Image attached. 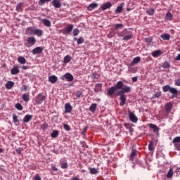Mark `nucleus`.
Segmentation results:
<instances>
[{
	"label": "nucleus",
	"instance_id": "obj_64",
	"mask_svg": "<svg viewBox=\"0 0 180 180\" xmlns=\"http://www.w3.org/2000/svg\"><path fill=\"white\" fill-rule=\"evenodd\" d=\"M71 180H79V179L77 176H73Z\"/></svg>",
	"mask_w": 180,
	"mask_h": 180
},
{
	"label": "nucleus",
	"instance_id": "obj_19",
	"mask_svg": "<svg viewBox=\"0 0 180 180\" xmlns=\"http://www.w3.org/2000/svg\"><path fill=\"white\" fill-rule=\"evenodd\" d=\"M49 81L51 84H56L58 81V77L56 75H51L49 77Z\"/></svg>",
	"mask_w": 180,
	"mask_h": 180
},
{
	"label": "nucleus",
	"instance_id": "obj_16",
	"mask_svg": "<svg viewBox=\"0 0 180 180\" xmlns=\"http://www.w3.org/2000/svg\"><path fill=\"white\" fill-rule=\"evenodd\" d=\"M112 8V3L110 1L106 2L101 5L102 11H106V9H110Z\"/></svg>",
	"mask_w": 180,
	"mask_h": 180
},
{
	"label": "nucleus",
	"instance_id": "obj_43",
	"mask_svg": "<svg viewBox=\"0 0 180 180\" xmlns=\"http://www.w3.org/2000/svg\"><path fill=\"white\" fill-rule=\"evenodd\" d=\"M123 11V6H119L117 7L115 10L116 13H122V11Z\"/></svg>",
	"mask_w": 180,
	"mask_h": 180
},
{
	"label": "nucleus",
	"instance_id": "obj_31",
	"mask_svg": "<svg viewBox=\"0 0 180 180\" xmlns=\"http://www.w3.org/2000/svg\"><path fill=\"white\" fill-rule=\"evenodd\" d=\"M161 91H156L155 92L154 94H153L152 97L150 98V99H155L156 98H160V96H161Z\"/></svg>",
	"mask_w": 180,
	"mask_h": 180
},
{
	"label": "nucleus",
	"instance_id": "obj_13",
	"mask_svg": "<svg viewBox=\"0 0 180 180\" xmlns=\"http://www.w3.org/2000/svg\"><path fill=\"white\" fill-rule=\"evenodd\" d=\"M32 53L34 56L35 54H41L43 53V48L41 46H38L32 49Z\"/></svg>",
	"mask_w": 180,
	"mask_h": 180
},
{
	"label": "nucleus",
	"instance_id": "obj_33",
	"mask_svg": "<svg viewBox=\"0 0 180 180\" xmlns=\"http://www.w3.org/2000/svg\"><path fill=\"white\" fill-rule=\"evenodd\" d=\"M172 18H174V15H172V13H171V12L168 11L166 14L165 19L167 20H172Z\"/></svg>",
	"mask_w": 180,
	"mask_h": 180
},
{
	"label": "nucleus",
	"instance_id": "obj_51",
	"mask_svg": "<svg viewBox=\"0 0 180 180\" xmlns=\"http://www.w3.org/2000/svg\"><path fill=\"white\" fill-rule=\"evenodd\" d=\"M61 168L63 169H67V168H68V163L67 162H63L61 164Z\"/></svg>",
	"mask_w": 180,
	"mask_h": 180
},
{
	"label": "nucleus",
	"instance_id": "obj_30",
	"mask_svg": "<svg viewBox=\"0 0 180 180\" xmlns=\"http://www.w3.org/2000/svg\"><path fill=\"white\" fill-rule=\"evenodd\" d=\"M18 61L20 63V64H26V58L23 56H19L18 58Z\"/></svg>",
	"mask_w": 180,
	"mask_h": 180
},
{
	"label": "nucleus",
	"instance_id": "obj_49",
	"mask_svg": "<svg viewBox=\"0 0 180 180\" xmlns=\"http://www.w3.org/2000/svg\"><path fill=\"white\" fill-rule=\"evenodd\" d=\"M79 34V30L78 28H75L73 30V36L76 37Z\"/></svg>",
	"mask_w": 180,
	"mask_h": 180
},
{
	"label": "nucleus",
	"instance_id": "obj_57",
	"mask_svg": "<svg viewBox=\"0 0 180 180\" xmlns=\"http://www.w3.org/2000/svg\"><path fill=\"white\" fill-rule=\"evenodd\" d=\"M124 127H126V129H127V130H129L131 127V126L129 123H124Z\"/></svg>",
	"mask_w": 180,
	"mask_h": 180
},
{
	"label": "nucleus",
	"instance_id": "obj_28",
	"mask_svg": "<svg viewBox=\"0 0 180 180\" xmlns=\"http://www.w3.org/2000/svg\"><path fill=\"white\" fill-rule=\"evenodd\" d=\"M170 67H171V63H169V62H168V61H165L162 64V68H164V70H167V69L169 68Z\"/></svg>",
	"mask_w": 180,
	"mask_h": 180
},
{
	"label": "nucleus",
	"instance_id": "obj_48",
	"mask_svg": "<svg viewBox=\"0 0 180 180\" xmlns=\"http://www.w3.org/2000/svg\"><path fill=\"white\" fill-rule=\"evenodd\" d=\"M124 25L123 24H115V30H117L118 29H122V27H124Z\"/></svg>",
	"mask_w": 180,
	"mask_h": 180
},
{
	"label": "nucleus",
	"instance_id": "obj_38",
	"mask_svg": "<svg viewBox=\"0 0 180 180\" xmlns=\"http://www.w3.org/2000/svg\"><path fill=\"white\" fill-rule=\"evenodd\" d=\"M155 11H154V9L153 8H149L146 11V13L147 15H149V16H153V15H154Z\"/></svg>",
	"mask_w": 180,
	"mask_h": 180
},
{
	"label": "nucleus",
	"instance_id": "obj_4",
	"mask_svg": "<svg viewBox=\"0 0 180 180\" xmlns=\"http://www.w3.org/2000/svg\"><path fill=\"white\" fill-rule=\"evenodd\" d=\"M124 84H123V82L122 81H118L115 86L110 87L108 90V95L109 96H112V95H113V94H115V92H117V89H121L122 90L123 88L124 87Z\"/></svg>",
	"mask_w": 180,
	"mask_h": 180
},
{
	"label": "nucleus",
	"instance_id": "obj_8",
	"mask_svg": "<svg viewBox=\"0 0 180 180\" xmlns=\"http://www.w3.org/2000/svg\"><path fill=\"white\" fill-rule=\"evenodd\" d=\"M60 79H62V81H64V79H65L66 81L72 82L74 81V76L71 73L67 72L63 76H62Z\"/></svg>",
	"mask_w": 180,
	"mask_h": 180
},
{
	"label": "nucleus",
	"instance_id": "obj_59",
	"mask_svg": "<svg viewBox=\"0 0 180 180\" xmlns=\"http://www.w3.org/2000/svg\"><path fill=\"white\" fill-rule=\"evenodd\" d=\"M34 180H41V177L40 176V175H39V174H37L35 175Z\"/></svg>",
	"mask_w": 180,
	"mask_h": 180
},
{
	"label": "nucleus",
	"instance_id": "obj_12",
	"mask_svg": "<svg viewBox=\"0 0 180 180\" xmlns=\"http://www.w3.org/2000/svg\"><path fill=\"white\" fill-rule=\"evenodd\" d=\"M52 6H54L56 9H60L63 5L61 4V1L60 0H53L51 1Z\"/></svg>",
	"mask_w": 180,
	"mask_h": 180
},
{
	"label": "nucleus",
	"instance_id": "obj_42",
	"mask_svg": "<svg viewBox=\"0 0 180 180\" xmlns=\"http://www.w3.org/2000/svg\"><path fill=\"white\" fill-rule=\"evenodd\" d=\"M75 40H77V44H82V43L85 41V39H84L82 37H79L78 39L77 38H75Z\"/></svg>",
	"mask_w": 180,
	"mask_h": 180
},
{
	"label": "nucleus",
	"instance_id": "obj_47",
	"mask_svg": "<svg viewBox=\"0 0 180 180\" xmlns=\"http://www.w3.org/2000/svg\"><path fill=\"white\" fill-rule=\"evenodd\" d=\"M15 108L18 109V110H23V106H22V104L20 103H18L15 104Z\"/></svg>",
	"mask_w": 180,
	"mask_h": 180
},
{
	"label": "nucleus",
	"instance_id": "obj_55",
	"mask_svg": "<svg viewBox=\"0 0 180 180\" xmlns=\"http://www.w3.org/2000/svg\"><path fill=\"white\" fill-rule=\"evenodd\" d=\"M174 146L178 151H180V144L179 143H174Z\"/></svg>",
	"mask_w": 180,
	"mask_h": 180
},
{
	"label": "nucleus",
	"instance_id": "obj_1",
	"mask_svg": "<svg viewBox=\"0 0 180 180\" xmlns=\"http://www.w3.org/2000/svg\"><path fill=\"white\" fill-rule=\"evenodd\" d=\"M130 92H131V87L125 85L122 90L115 94L116 96H120V106H124V105L126 104V96H124V94H129Z\"/></svg>",
	"mask_w": 180,
	"mask_h": 180
},
{
	"label": "nucleus",
	"instance_id": "obj_37",
	"mask_svg": "<svg viewBox=\"0 0 180 180\" xmlns=\"http://www.w3.org/2000/svg\"><path fill=\"white\" fill-rule=\"evenodd\" d=\"M51 136L53 139H56V137H58V131L54 130L51 134Z\"/></svg>",
	"mask_w": 180,
	"mask_h": 180
},
{
	"label": "nucleus",
	"instance_id": "obj_52",
	"mask_svg": "<svg viewBox=\"0 0 180 180\" xmlns=\"http://www.w3.org/2000/svg\"><path fill=\"white\" fill-rule=\"evenodd\" d=\"M22 6H23V3H20L17 6H16V11H20L22 9Z\"/></svg>",
	"mask_w": 180,
	"mask_h": 180
},
{
	"label": "nucleus",
	"instance_id": "obj_62",
	"mask_svg": "<svg viewBox=\"0 0 180 180\" xmlns=\"http://www.w3.org/2000/svg\"><path fill=\"white\" fill-rule=\"evenodd\" d=\"M176 61H180V53L177 55V56L175 58Z\"/></svg>",
	"mask_w": 180,
	"mask_h": 180
},
{
	"label": "nucleus",
	"instance_id": "obj_25",
	"mask_svg": "<svg viewBox=\"0 0 180 180\" xmlns=\"http://www.w3.org/2000/svg\"><path fill=\"white\" fill-rule=\"evenodd\" d=\"M32 119H33V115H26L23 118V122H24V123H29V122H30V120H32Z\"/></svg>",
	"mask_w": 180,
	"mask_h": 180
},
{
	"label": "nucleus",
	"instance_id": "obj_61",
	"mask_svg": "<svg viewBox=\"0 0 180 180\" xmlns=\"http://www.w3.org/2000/svg\"><path fill=\"white\" fill-rule=\"evenodd\" d=\"M137 79H138L137 77H132L131 81L132 82H137Z\"/></svg>",
	"mask_w": 180,
	"mask_h": 180
},
{
	"label": "nucleus",
	"instance_id": "obj_7",
	"mask_svg": "<svg viewBox=\"0 0 180 180\" xmlns=\"http://www.w3.org/2000/svg\"><path fill=\"white\" fill-rule=\"evenodd\" d=\"M44 101H46V96L43 95L42 94H38L35 98V102L37 105H41Z\"/></svg>",
	"mask_w": 180,
	"mask_h": 180
},
{
	"label": "nucleus",
	"instance_id": "obj_11",
	"mask_svg": "<svg viewBox=\"0 0 180 180\" xmlns=\"http://www.w3.org/2000/svg\"><path fill=\"white\" fill-rule=\"evenodd\" d=\"M129 117L130 122H132V123H137V122H139V118H137V116L130 111L129 112Z\"/></svg>",
	"mask_w": 180,
	"mask_h": 180
},
{
	"label": "nucleus",
	"instance_id": "obj_36",
	"mask_svg": "<svg viewBox=\"0 0 180 180\" xmlns=\"http://www.w3.org/2000/svg\"><path fill=\"white\" fill-rule=\"evenodd\" d=\"M96 107H97V105L96 103H93L91 105V106L89 107V110L90 112H95V110H96Z\"/></svg>",
	"mask_w": 180,
	"mask_h": 180
},
{
	"label": "nucleus",
	"instance_id": "obj_53",
	"mask_svg": "<svg viewBox=\"0 0 180 180\" xmlns=\"http://www.w3.org/2000/svg\"><path fill=\"white\" fill-rule=\"evenodd\" d=\"M88 131V127H85L83 129V131H82V134L83 136H85V134H86V131Z\"/></svg>",
	"mask_w": 180,
	"mask_h": 180
},
{
	"label": "nucleus",
	"instance_id": "obj_41",
	"mask_svg": "<svg viewBox=\"0 0 180 180\" xmlns=\"http://www.w3.org/2000/svg\"><path fill=\"white\" fill-rule=\"evenodd\" d=\"M173 144H176L180 143V136H176L173 139Z\"/></svg>",
	"mask_w": 180,
	"mask_h": 180
},
{
	"label": "nucleus",
	"instance_id": "obj_44",
	"mask_svg": "<svg viewBox=\"0 0 180 180\" xmlns=\"http://www.w3.org/2000/svg\"><path fill=\"white\" fill-rule=\"evenodd\" d=\"M90 174H91V175H96V174H98V169H96V168H91Z\"/></svg>",
	"mask_w": 180,
	"mask_h": 180
},
{
	"label": "nucleus",
	"instance_id": "obj_56",
	"mask_svg": "<svg viewBox=\"0 0 180 180\" xmlns=\"http://www.w3.org/2000/svg\"><path fill=\"white\" fill-rule=\"evenodd\" d=\"M17 154H22V148H18L15 150Z\"/></svg>",
	"mask_w": 180,
	"mask_h": 180
},
{
	"label": "nucleus",
	"instance_id": "obj_35",
	"mask_svg": "<svg viewBox=\"0 0 180 180\" xmlns=\"http://www.w3.org/2000/svg\"><path fill=\"white\" fill-rule=\"evenodd\" d=\"M174 176V169L170 168L167 172V178H172V176Z\"/></svg>",
	"mask_w": 180,
	"mask_h": 180
},
{
	"label": "nucleus",
	"instance_id": "obj_9",
	"mask_svg": "<svg viewBox=\"0 0 180 180\" xmlns=\"http://www.w3.org/2000/svg\"><path fill=\"white\" fill-rule=\"evenodd\" d=\"M74 30V25L72 24H69L68 26L65 27L64 30H63V33L64 34H70L71 32Z\"/></svg>",
	"mask_w": 180,
	"mask_h": 180
},
{
	"label": "nucleus",
	"instance_id": "obj_5",
	"mask_svg": "<svg viewBox=\"0 0 180 180\" xmlns=\"http://www.w3.org/2000/svg\"><path fill=\"white\" fill-rule=\"evenodd\" d=\"M162 91L165 93L167 92H170V94H172V98H176L177 95H178V90L174 87H171V86L169 84H167L165 86H162Z\"/></svg>",
	"mask_w": 180,
	"mask_h": 180
},
{
	"label": "nucleus",
	"instance_id": "obj_29",
	"mask_svg": "<svg viewBox=\"0 0 180 180\" xmlns=\"http://www.w3.org/2000/svg\"><path fill=\"white\" fill-rule=\"evenodd\" d=\"M161 39L162 40H169L171 39V34H163L160 35Z\"/></svg>",
	"mask_w": 180,
	"mask_h": 180
},
{
	"label": "nucleus",
	"instance_id": "obj_10",
	"mask_svg": "<svg viewBox=\"0 0 180 180\" xmlns=\"http://www.w3.org/2000/svg\"><path fill=\"white\" fill-rule=\"evenodd\" d=\"M148 127L152 129V130L153 131V133H155V134H158V133H160V128L157 125H155L153 123H150V124H148Z\"/></svg>",
	"mask_w": 180,
	"mask_h": 180
},
{
	"label": "nucleus",
	"instance_id": "obj_20",
	"mask_svg": "<svg viewBox=\"0 0 180 180\" xmlns=\"http://www.w3.org/2000/svg\"><path fill=\"white\" fill-rule=\"evenodd\" d=\"M20 72V70H19V68L18 66H14L11 70V75H16L17 74H19Z\"/></svg>",
	"mask_w": 180,
	"mask_h": 180
},
{
	"label": "nucleus",
	"instance_id": "obj_3",
	"mask_svg": "<svg viewBox=\"0 0 180 180\" xmlns=\"http://www.w3.org/2000/svg\"><path fill=\"white\" fill-rule=\"evenodd\" d=\"M27 34L30 36H37V37H41L43 36V30L36 28L34 26H31L26 30Z\"/></svg>",
	"mask_w": 180,
	"mask_h": 180
},
{
	"label": "nucleus",
	"instance_id": "obj_46",
	"mask_svg": "<svg viewBox=\"0 0 180 180\" xmlns=\"http://www.w3.org/2000/svg\"><path fill=\"white\" fill-rule=\"evenodd\" d=\"M13 123H19V119H18V115L13 114Z\"/></svg>",
	"mask_w": 180,
	"mask_h": 180
},
{
	"label": "nucleus",
	"instance_id": "obj_40",
	"mask_svg": "<svg viewBox=\"0 0 180 180\" xmlns=\"http://www.w3.org/2000/svg\"><path fill=\"white\" fill-rule=\"evenodd\" d=\"M46 2H51V0H39L38 1V4H39V6H43V5H44V4H46Z\"/></svg>",
	"mask_w": 180,
	"mask_h": 180
},
{
	"label": "nucleus",
	"instance_id": "obj_34",
	"mask_svg": "<svg viewBox=\"0 0 180 180\" xmlns=\"http://www.w3.org/2000/svg\"><path fill=\"white\" fill-rule=\"evenodd\" d=\"M48 127H49V124H47V122H44V124H40V129L43 131H45L46 129H47Z\"/></svg>",
	"mask_w": 180,
	"mask_h": 180
},
{
	"label": "nucleus",
	"instance_id": "obj_2",
	"mask_svg": "<svg viewBox=\"0 0 180 180\" xmlns=\"http://www.w3.org/2000/svg\"><path fill=\"white\" fill-rule=\"evenodd\" d=\"M118 36L119 37H123L122 40L124 41H128V40L133 39V32L130 28H125L118 34Z\"/></svg>",
	"mask_w": 180,
	"mask_h": 180
},
{
	"label": "nucleus",
	"instance_id": "obj_26",
	"mask_svg": "<svg viewBox=\"0 0 180 180\" xmlns=\"http://www.w3.org/2000/svg\"><path fill=\"white\" fill-rule=\"evenodd\" d=\"M98 5L96 3H92L88 7L87 9L88 11H89V12L94 11V9H95V8H98Z\"/></svg>",
	"mask_w": 180,
	"mask_h": 180
},
{
	"label": "nucleus",
	"instance_id": "obj_14",
	"mask_svg": "<svg viewBox=\"0 0 180 180\" xmlns=\"http://www.w3.org/2000/svg\"><path fill=\"white\" fill-rule=\"evenodd\" d=\"M141 61V58L140 56H136L134 58L132 62L129 64V67H134L136 64H139Z\"/></svg>",
	"mask_w": 180,
	"mask_h": 180
},
{
	"label": "nucleus",
	"instance_id": "obj_22",
	"mask_svg": "<svg viewBox=\"0 0 180 180\" xmlns=\"http://www.w3.org/2000/svg\"><path fill=\"white\" fill-rule=\"evenodd\" d=\"M22 99L24 102H29L30 101V94L29 93L23 94L22 95Z\"/></svg>",
	"mask_w": 180,
	"mask_h": 180
},
{
	"label": "nucleus",
	"instance_id": "obj_63",
	"mask_svg": "<svg viewBox=\"0 0 180 180\" xmlns=\"http://www.w3.org/2000/svg\"><path fill=\"white\" fill-rule=\"evenodd\" d=\"M52 171L56 172V171H58V169L57 167H56V166H53L52 167Z\"/></svg>",
	"mask_w": 180,
	"mask_h": 180
},
{
	"label": "nucleus",
	"instance_id": "obj_39",
	"mask_svg": "<svg viewBox=\"0 0 180 180\" xmlns=\"http://www.w3.org/2000/svg\"><path fill=\"white\" fill-rule=\"evenodd\" d=\"M148 150L149 151H153V150H154V142L153 141H150L148 144Z\"/></svg>",
	"mask_w": 180,
	"mask_h": 180
},
{
	"label": "nucleus",
	"instance_id": "obj_27",
	"mask_svg": "<svg viewBox=\"0 0 180 180\" xmlns=\"http://www.w3.org/2000/svg\"><path fill=\"white\" fill-rule=\"evenodd\" d=\"M13 85H15V82L12 81H8L6 82L5 86L6 89H12V87L13 86Z\"/></svg>",
	"mask_w": 180,
	"mask_h": 180
},
{
	"label": "nucleus",
	"instance_id": "obj_15",
	"mask_svg": "<svg viewBox=\"0 0 180 180\" xmlns=\"http://www.w3.org/2000/svg\"><path fill=\"white\" fill-rule=\"evenodd\" d=\"M72 111V106L70 103H67L65 104V113H71Z\"/></svg>",
	"mask_w": 180,
	"mask_h": 180
},
{
	"label": "nucleus",
	"instance_id": "obj_24",
	"mask_svg": "<svg viewBox=\"0 0 180 180\" xmlns=\"http://www.w3.org/2000/svg\"><path fill=\"white\" fill-rule=\"evenodd\" d=\"M41 22L43 25H44V26H46V27H50L51 26V21H50V20L44 18L41 20Z\"/></svg>",
	"mask_w": 180,
	"mask_h": 180
},
{
	"label": "nucleus",
	"instance_id": "obj_60",
	"mask_svg": "<svg viewBox=\"0 0 180 180\" xmlns=\"http://www.w3.org/2000/svg\"><path fill=\"white\" fill-rule=\"evenodd\" d=\"M175 85H176V86H180V79L175 80Z\"/></svg>",
	"mask_w": 180,
	"mask_h": 180
},
{
	"label": "nucleus",
	"instance_id": "obj_17",
	"mask_svg": "<svg viewBox=\"0 0 180 180\" xmlns=\"http://www.w3.org/2000/svg\"><path fill=\"white\" fill-rule=\"evenodd\" d=\"M137 157V150L132 149L131 155H129V160L134 161V158Z\"/></svg>",
	"mask_w": 180,
	"mask_h": 180
},
{
	"label": "nucleus",
	"instance_id": "obj_54",
	"mask_svg": "<svg viewBox=\"0 0 180 180\" xmlns=\"http://www.w3.org/2000/svg\"><path fill=\"white\" fill-rule=\"evenodd\" d=\"M145 41H146V43H148V44L152 43L153 42V38H146Z\"/></svg>",
	"mask_w": 180,
	"mask_h": 180
},
{
	"label": "nucleus",
	"instance_id": "obj_18",
	"mask_svg": "<svg viewBox=\"0 0 180 180\" xmlns=\"http://www.w3.org/2000/svg\"><path fill=\"white\" fill-rule=\"evenodd\" d=\"M165 109L167 113H169V112H171V110H172V103H167L165 105Z\"/></svg>",
	"mask_w": 180,
	"mask_h": 180
},
{
	"label": "nucleus",
	"instance_id": "obj_21",
	"mask_svg": "<svg viewBox=\"0 0 180 180\" xmlns=\"http://www.w3.org/2000/svg\"><path fill=\"white\" fill-rule=\"evenodd\" d=\"M162 54V51L161 50H156L152 53V56L154 57L155 58H157L160 57V56H161Z\"/></svg>",
	"mask_w": 180,
	"mask_h": 180
},
{
	"label": "nucleus",
	"instance_id": "obj_6",
	"mask_svg": "<svg viewBox=\"0 0 180 180\" xmlns=\"http://www.w3.org/2000/svg\"><path fill=\"white\" fill-rule=\"evenodd\" d=\"M24 45L26 46V47H32V46H34L36 44V37H29L26 39H25Z\"/></svg>",
	"mask_w": 180,
	"mask_h": 180
},
{
	"label": "nucleus",
	"instance_id": "obj_32",
	"mask_svg": "<svg viewBox=\"0 0 180 180\" xmlns=\"http://www.w3.org/2000/svg\"><path fill=\"white\" fill-rule=\"evenodd\" d=\"M70 61H71V56L70 55H68L64 57V58H63L64 64H68V63H70Z\"/></svg>",
	"mask_w": 180,
	"mask_h": 180
},
{
	"label": "nucleus",
	"instance_id": "obj_45",
	"mask_svg": "<svg viewBox=\"0 0 180 180\" xmlns=\"http://www.w3.org/2000/svg\"><path fill=\"white\" fill-rule=\"evenodd\" d=\"M63 129H64L66 131H70V130H71V127H70V125H68V124H63Z\"/></svg>",
	"mask_w": 180,
	"mask_h": 180
},
{
	"label": "nucleus",
	"instance_id": "obj_50",
	"mask_svg": "<svg viewBox=\"0 0 180 180\" xmlns=\"http://www.w3.org/2000/svg\"><path fill=\"white\" fill-rule=\"evenodd\" d=\"M20 91H22V92H26V91H30V89H27V86L22 85V86L20 89Z\"/></svg>",
	"mask_w": 180,
	"mask_h": 180
},
{
	"label": "nucleus",
	"instance_id": "obj_58",
	"mask_svg": "<svg viewBox=\"0 0 180 180\" xmlns=\"http://www.w3.org/2000/svg\"><path fill=\"white\" fill-rule=\"evenodd\" d=\"M81 95H82V93L81 91H77L76 92V97H77V98H81Z\"/></svg>",
	"mask_w": 180,
	"mask_h": 180
},
{
	"label": "nucleus",
	"instance_id": "obj_23",
	"mask_svg": "<svg viewBox=\"0 0 180 180\" xmlns=\"http://www.w3.org/2000/svg\"><path fill=\"white\" fill-rule=\"evenodd\" d=\"M102 83H97L95 85V88H94V92L98 93V92H101V91H102Z\"/></svg>",
	"mask_w": 180,
	"mask_h": 180
}]
</instances>
